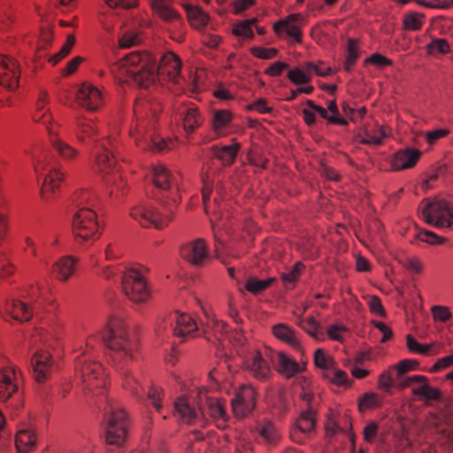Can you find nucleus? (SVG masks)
<instances>
[{
  "mask_svg": "<svg viewBox=\"0 0 453 453\" xmlns=\"http://www.w3.org/2000/svg\"><path fill=\"white\" fill-rule=\"evenodd\" d=\"M96 339H100L111 351V358L123 377V387L132 395H138L140 385L137 379L129 370L125 369L124 365H120L133 360L137 349V341L128 333L124 320L118 317L111 318L103 330L88 339L87 347H92V342Z\"/></svg>",
  "mask_w": 453,
  "mask_h": 453,
  "instance_id": "f257e3e1",
  "label": "nucleus"
},
{
  "mask_svg": "<svg viewBox=\"0 0 453 453\" xmlns=\"http://www.w3.org/2000/svg\"><path fill=\"white\" fill-rule=\"evenodd\" d=\"M181 61L173 52H166L160 58L158 66L156 60L149 55L132 53L121 62V72L127 81H132L134 85L148 88L156 82L158 75H164L174 83H178L180 74Z\"/></svg>",
  "mask_w": 453,
  "mask_h": 453,
  "instance_id": "f03ea898",
  "label": "nucleus"
},
{
  "mask_svg": "<svg viewBox=\"0 0 453 453\" xmlns=\"http://www.w3.org/2000/svg\"><path fill=\"white\" fill-rule=\"evenodd\" d=\"M75 132L76 137L81 142L86 143L91 142L95 143L92 149L94 167L105 174L111 173L110 177L105 178L106 184L112 186L110 191L111 196H112L115 191H120L124 194V188L127 183L123 180L121 173L116 169V159L113 155V150L116 149L115 141L111 137L104 140L96 138L97 131L94 124L84 118L76 119Z\"/></svg>",
  "mask_w": 453,
  "mask_h": 453,
  "instance_id": "7ed1b4c3",
  "label": "nucleus"
},
{
  "mask_svg": "<svg viewBox=\"0 0 453 453\" xmlns=\"http://www.w3.org/2000/svg\"><path fill=\"white\" fill-rule=\"evenodd\" d=\"M159 109L157 104H152L149 100H141L134 104L136 125L134 130L131 131V135L142 150L164 152L172 149L173 142L165 140L150 130L152 121Z\"/></svg>",
  "mask_w": 453,
  "mask_h": 453,
  "instance_id": "20e7f679",
  "label": "nucleus"
},
{
  "mask_svg": "<svg viewBox=\"0 0 453 453\" xmlns=\"http://www.w3.org/2000/svg\"><path fill=\"white\" fill-rule=\"evenodd\" d=\"M165 325H158L156 328V332L160 334V332L166 327L167 325L170 326L171 331L177 337L184 338L187 336H195L196 332L202 331V334L208 341L212 342L211 338V334L213 333L215 334V338L219 340V336L218 333L221 334L225 325L222 322H219L214 319H210L208 317V321L204 324L202 323L201 328L197 326L196 321L193 319V317L187 312H181L176 311L173 313H171L166 320L163 322Z\"/></svg>",
  "mask_w": 453,
  "mask_h": 453,
  "instance_id": "39448f33",
  "label": "nucleus"
},
{
  "mask_svg": "<svg viewBox=\"0 0 453 453\" xmlns=\"http://www.w3.org/2000/svg\"><path fill=\"white\" fill-rule=\"evenodd\" d=\"M104 415L107 443L121 447L127 436L128 418L126 411L119 405L108 402Z\"/></svg>",
  "mask_w": 453,
  "mask_h": 453,
  "instance_id": "423d86ee",
  "label": "nucleus"
},
{
  "mask_svg": "<svg viewBox=\"0 0 453 453\" xmlns=\"http://www.w3.org/2000/svg\"><path fill=\"white\" fill-rule=\"evenodd\" d=\"M152 178L155 187L161 194L157 199H163L165 204L177 205L180 202L179 195L180 175L178 173H171L165 165H159L153 168Z\"/></svg>",
  "mask_w": 453,
  "mask_h": 453,
  "instance_id": "0eeeda50",
  "label": "nucleus"
},
{
  "mask_svg": "<svg viewBox=\"0 0 453 453\" xmlns=\"http://www.w3.org/2000/svg\"><path fill=\"white\" fill-rule=\"evenodd\" d=\"M424 221L437 228H448L453 224V206L440 199H424L419 206Z\"/></svg>",
  "mask_w": 453,
  "mask_h": 453,
  "instance_id": "6e6552de",
  "label": "nucleus"
},
{
  "mask_svg": "<svg viewBox=\"0 0 453 453\" xmlns=\"http://www.w3.org/2000/svg\"><path fill=\"white\" fill-rule=\"evenodd\" d=\"M73 233L79 242L94 241L99 237L96 212L88 207H81L73 217Z\"/></svg>",
  "mask_w": 453,
  "mask_h": 453,
  "instance_id": "1a4fd4ad",
  "label": "nucleus"
},
{
  "mask_svg": "<svg viewBox=\"0 0 453 453\" xmlns=\"http://www.w3.org/2000/svg\"><path fill=\"white\" fill-rule=\"evenodd\" d=\"M121 285L124 294L134 303H145L150 297V290L143 275L130 268L123 273Z\"/></svg>",
  "mask_w": 453,
  "mask_h": 453,
  "instance_id": "9d476101",
  "label": "nucleus"
},
{
  "mask_svg": "<svg viewBox=\"0 0 453 453\" xmlns=\"http://www.w3.org/2000/svg\"><path fill=\"white\" fill-rule=\"evenodd\" d=\"M76 372L81 378L83 388L88 393L94 388L102 390L105 386L104 369L101 364L78 357L75 364Z\"/></svg>",
  "mask_w": 453,
  "mask_h": 453,
  "instance_id": "9b49d317",
  "label": "nucleus"
},
{
  "mask_svg": "<svg viewBox=\"0 0 453 453\" xmlns=\"http://www.w3.org/2000/svg\"><path fill=\"white\" fill-rule=\"evenodd\" d=\"M257 393L250 385L241 386L231 400L232 411L237 418L248 417L257 404Z\"/></svg>",
  "mask_w": 453,
  "mask_h": 453,
  "instance_id": "f8f14e48",
  "label": "nucleus"
},
{
  "mask_svg": "<svg viewBox=\"0 0 453 453\" xmlns=\"http://www.w3.org/2000/svg\"><path fill=\"white\" fill-rule=\"evenodd\" d=\"M21 373L14 366L0 368V400H7L19 395Z\"/></svg>",
  "mask_w": 453,
  "mask_h": 453,
  "instance_id": "ddd939ff",
  "label": "nucleus"
},
{
  "mask_svg": "<svg viewBox=\"0 0 453 453\" xmlns=\"http://www.w3.org/2000/svg\"><path fill=\"white\" fill-rule=\"evenodd\" d=\"M130 216L143 227L154 226L157 229L165 227L171 220L170 216L149 209L142 204L133 207L130 211Z\"/></svg>",
  "mask_w": 453,
  "mask_h": 453,
  "instance_id": "4468645a",
  "label": "nucleus"
},
{
  "mask_svg": "<svg viewBox=\"0 0 453 453\" xmlns=\"http://www.w3.org/2000/svg\"><path fill=\"white\" fill-rule=\"evenodd\" d=\"M245 365L249 372L259 380H266L272 374L267 350L265 354L257 349L250 351L246 357Z\"/></svg>",
  "mask_w": 453,
  "mask_h": 453,
  "instance_id": "2eb2a0df",
  "label": "nucleus"
},
{
  "mask_svg": "<svg viewBox=\"0 0 453 453\" xmlns=\"http://www.w3.org/2000/svg\"><path fill=\"white\" fill-rule=\"evenodd\" d=\"M19 65L12 58L0 56V85L9 90H14L19 87Z\"/></svg>",
  "mask_w": 453,
  "mask_h": 453,
  "instance_id": "dca6fc26",
  "label": "nucleus"
},
{
  "mask_svg": "<svg viewBox=\"0 0 453 453\" xmlns=\"http://www.w3.org/2000/svg\"><path fill=\"white\" fill-rule=\"evenodd\" d=\"M35 170L38 175L43 176V183L41 188V196L45 202H49L55 195L56 191L59 188L60 182L64 180V173L57 169H50L49 173L44 175V166L42 164L38 163L35 166Z\"/></svg>",
  "mask_w": 453,
  "mask_h": 453,
  "instance_id": "f3484780",
  "label": "nucleus"
},
{
  "mask_svg": "<svg viewBox=\"0 0 453 453\" xmlns=\"http://www.w3.org/2000/svg\"><path fill=\"white\" fill-rule=\"evenodd\" d=\"M180 255L195 266H203L210 257L205 241L201 238L184 245Z\"/></svg>",
  "mask_w": 453,
  "mask_h": 453,
  "instance_id": "a211bd4d",
  "label": "nucleus"
},
{
  "mask_svg": "<svg viewBox=\"0 0 453 453\" xmlns=\"http://www.w3.org/2000/svg\"><path fill=\"white\" fill-rule=\"evenodd\" d=\"M79 104L88 111H96L103 104L101 91L89 83H83L76 94Z\"/></svg>",
  "mask_w": 453,
  "mask_h": 453,
  "instance_id": "6ab92c4d",
  "label": "nucleus"
},
{
  "mask_svg": "<svg viewBox=\"0 0 453 453\" xmlns=\"http://www.w3.org/2000/svg\"><path fill=\"white\" fill-rule=\"evenodd\" d=\"M421 152L414 148L399 150L390 160L391 168L394 171H401L412 168L420 157Z\"/></svg>",
  "mask_w": 453,
  "mask_h": 453,
  "instance_id": "aec40b11",
  "label": "nucleus"
},
{
  "mask_svg": "<svg viewBox=\"0 0 453 453\" xmlns=\"http://www.w3.org/2000/svg\"><path fill=\"white\" fill-rule=\"evenodd\" d=\"M173 416L179 421L193 424L199 419L200 412L190 404L187 397L180 396L174 402Z\"/></svg>",
  "mask_w": 453,
  "mask_h": 453,
  "instance_id": "412c9836",
  "label": "nucleus"
},
{
  "mask_svg": "<svg viewBox=\"0 0 453 453\" xmlns=\"http://www.w3.org/2000/svg\"><path fill=\"white\" fill-rule=\"evenodd\" d=\"M37 435L35 426L25 425L19 429L15 436V446L19 453H27L35 448Z\"/></svg>",
  "mask_w": 453,
  "mask_h": 453,
  "instance_id": "4be33fe9",
  "label": "nucleus"
},
{
  "mask_svg": "<svg viewBox=\"0 0 453 453\" xmlns=\"http://www.w3.org/2000/svg\"><path fill=\"white\" fill-rule=\"evenodd\" d=\"M31 366L35 380L44 381L51 371L50 355L46 351H36L31 358Z\"/></svg>",
  "mask_w": 453,
  "mask_h": 453,
  "instance_id": "5701e85b",
  "label": "nucleus"
},
{
  "mask_svg": "<svg viewBox=\"0 0 453 453\" xmlns=\"http://www.w3.org/2000/svg\"><path fill=\"white\" fill-rule=\"evenodd\" d=\"M178 113L182 118L183 127L188 134L193 133L203 122V116L193 104L181 106Z\"/></svg>",
  "mask_w": 453,
  "mask_h": 453,
  "instance_id": "b1692460",
  "label": "nucleus"
},
{
  "mask_svg": "<svg viewBox=\"0 0 453 453\" xmlns=\"http://www.w3.org/2000/svg\"><path fill=\"white\" fill-rule=\"evenodd\" d=\"M257 440L268 448L275 447L280 441V433L271 421H263L256 426Z\"/></svg>",
  "mask_w": 453,
  "mask_h": 453,
  "instance_id": "393cba45",
  "label": "nucleus"
},
{
  "mask_svg": "<svg viewBox=\"0 0 453 453\" xmlns=\"http://www.w3.org/2000/svg\"><path fill=\"white\" fill-rule=\"evenodd\" d=\"M277 370L287 378H291L304 370L305 365H299L291 357L283 352H279L274 359Z\"/></svg>",
  "mask_w": 453,
  "mask_h": 453,
  "instance_id": "a878e982",
  "label": "nucleus"
},
{
  "mask_svg": "<svg viewBox=\"0 0 453 453\" xmlns=\"http://www.w3.org/2000/svg\"><path fill=\"white\" fill-rule=\"evenodd\" d=\"M6 311L12 319L20 322L28 321L33 315L32 310L27 303L15 299L6 303Z\"/></svg>",
  "mask_w": 453,
  "mask_h": 453,
  "instance_id": "bb28decb",
  "label": "nucleus"
},
{
  "mask_svg": "<svg viewBox=\"0 0 453 453\" xmlns=\"http://www.w3.org/2000/svg\"><path fill=\"white\" fill-rule=\"evenodd\" d=\"M76 260L73 257H63L55 262L52 273L62 281H66L73 273Z\"/></svg>",
  "mask_w": 453,
  "mask_h": 453,
  "instance_id": "cd10ccee",
  "label": "nucleus"
},
{
  "mask_svg": "<svg viewBox=\"0 0 453 453\" xmlns=\"http://www.w3.org/2000/svg\"><path fill=\"white\" fill-rule=\"evenodd\" d=\"M49 133L51 144L62 159L71 162L78 157L79 151L75 148L53 134L51 130H49Z\"/></svg>",
  "mask_w": 453,
  "mask_h": 453,
  "instance_id": "c85d7f7f",
  "label": "nucleus"
},
{
  "mask_svg": "<svg viewBox=\"0 0 453 453\" xmlns=\"http://www.w3.org/2000/svg\"><path fill=\"white\" fill-rule=\"evenodd\" d=\"M150 4L157 15L165 22L180 19L179 13L170 6V0H150Z\"/></svg>",
  "mask_w": 453,
  "mask_h": 453,
  "instance_id": "c756f323",
  "label": "nucleus"
},
{
  "mask_svg": "<svg viewBox=\"0 0 453 453\" xmlns=\"http://www.w3.org/2000/svg\"><path fill=\"white\" fill-rule=\"evenodd\" d=\"M301 19L302 16L299 14L290 15L287 19L276 23L274 29L277 33L284 30L289 37L299 42L301 40V31L296 22Z\"/></svg>",
  "mask_w": 453,
  "mask_h": 453,
  "instance_id": "7c9ffc66",
  "label": "nucleus"
},
{
  "mask_svg": "<svg viewBox=\"0 0 453 453\" xmlns=\"http://www.w3.org/2000/svg\"><path fill=\"white\" fill-rule=\"evenodd\" d=\"M239 149L240 144L234 142L233 144L222 147L213 146L211 150L213 156L218 160H219L224 165H230L235 160Z\"/></svg>",
  "mask_w": 453,
  "mask_h": 453,
  "instance_id": "2f4dec72",
  "label": "nucleus"
},
{
  "mask_svg": "<svg viewBox=\"0 0 453 453\" xmlns=\"http://www.w3.org/2000/svg\"><path fill=\"white\" fill-rule=\"evenodd\" d=\"M273 335L280 341L288 343L295 349L300 348L299 340L296 337V332L287 324H278L273 327Z\"/></svg>",
  "mask_w": 453,
  "mask_h": 453,
  "instance_id": "473e14b6",
  "label": "nucleus"
},
{
  "mask_svg": "<svg viewBox=\"0 0 453 453\" xmlns=\"http://www.w3.org/2000/svg\"><path fill=\"white\" fill-rule=\"evenodd\" d=\"M386 135L383 127L379 125L367 126L365 127L363 134L360 135L359 141L363 144L379 145L382 143Z\"/></svg>",
  "mask_w": 453,
  "mask_h": 453,
  "instance_id": "72a5a7b5",
  "label": "nucleus"
},
{
  "mask_svg": "<svg viewBox=\"0 0 453 453\" xmlns=\"http://www.w3.org/2000/svg\"><path fill=\"white\" fill-rule=\"evenodd\" d=\"M209 414L218 422L224 425L228 419L224 402L219 398L207 397Z\"/></svg>",
  "mask_w": 453,
  "mask_h": 453,
  "instance_id": "f704fd0d",
  "label": "nucleus"
},
{
  "mask_svg": "<svg viewBox=\"0 0 453 453\" xmlns=\"http://www.w3.org/2000/svg\"><path fill=\"white\" fill-rule=\"evenodd\" d=\"M414 383H419V385L413 388L412 393L422 397L423 394L425 393V388L427 385V379L423 375H412L407 378H403L400 381H398L397 388L399 389H403Z\"/></svg>",
  "mask_w": 453,
  "mask_h": 453,
  "instance_id": "c9c22d12",
  "label": "nucleus"
},
{
  "mask_svg": "<svg viewBox=\"0 0 453 453\" xmlns=\"http://www.w3.org/2000/svg\"><path fill=\"white\" fill-rule=\"evenodd\" d=\"M232 121V113L227 110H219L213 112L211 126L218 135H223L222 129L227 127Z\"/></svg>",
  "mask_w": 453,
  "mask_h": 453,
  "instance_id": "e433bc0d",
  "label": "nucleus"
},
{
  "mask_svg": "<svg viewBox=\"0 0 453 453\" xmlns=\"http://www.w3.org/2000/svg\"><path fill=\"white\" fill-rule=\"evenodd\" d=\"M406 344L410 351L422 355H427L430 352L438 354L440 352L438 343L433 342L432 344H420L410 334L406 337Z\"/></svg>",
  "mask_w": 453,
  "mask_h": 453,
  "instance_id": "4c0bfd02",
  "label": "nucleus"
},
{
  "mask_svg": "<svg viewBox=\"0 0 453 453\" xmlns=\"http://www.w3.org/2000/svg\"><path fill=\"white\" fill-rule=\"evenodd\" d=\"M298 325L313 339L322 341L324 339V333L319 330V323L311 316L306 319H300Z\"/></svg>",
  "mask_w": 453,
  "mask_h": 453,
  "instance_id": "58836bf2",
  "label": "nucleus"
},
{
  "mask_svg": "<svg viewBox=\"0 0 453 453\" xmlns=\"http://www.w3.org/2000/svg\"><path fill=\"white\" fill-rule=\"evenodd\" d=\"M314 415L315 413L311 408H307V410L303 411L296 421L298 431L303 434L311 432L315 427Z\"/></svg>",
  "mask_w": 453,
  "mask_h": 453,
  "instance_id": "ea45409f",
  "label": "nucleus"
},
{
  "mask_svg": "<svg viewBox=\"0 0 453 453\" xmlns=\"http://www.w3.org/2000/svg\"><path fill=\"white\" fill-rule=\"evenodd\" d=\"M187 13L191 25L196 28H201L207 25L209 16L201 8L196 6L187 7Z\"/></svg>",
  "mask_w": 453,
  "mask_h": 453,
  "instance_id": "a19ab883",
  "label": "nucleus"
},
{
  "mask_svg": "<svg viewBox=\"0 0 453 453\" xmlns=\"http://www.w3.org/2000/svg\"><path fill=\"white\" fill-rule=\"evenodd\" d=\"M275 281L276 278L274 277H270L267 278L266 280L250 278L246 282L245 288L250 293L257 295L265 290L267 288L272 286Z\"/></svg>",
  "mask_w": 453,
  "mask_h": 453,
  "instance_id": "79ce46f5",
  "label": "nucleus"
},
{
  "mask_svg": "<svg viewBox=\"0 0 453 453\" xmlns=\"http://www.w3.org/2000/svg\"><path fill=\"white\" fill-rule=\"evenodd\" d=\"M305 104L313 111H317L323 119H326L330 124H337L340 126H347L348 121L342 117L330 116L328 111L319 105H317L313 101L307 99Z\"/></svg>",
  "mask_w": 453,
  "mask_h": 453,
  "instance_id": "37998d69",
  "label": "nucleus"
},
{
  "mask_svg": "<svg viewBox=\"0 0 453 453\" xmlns=\"http://www.w3.org/2000/svg\"><path fill=\"white\" fill-rule=\"evenodd\" d=\"M303 268V265L301 262H297L288 273L281 274V280L286 288L291 289L295 287Z\"/></svg>",
  "mask_w": 453,
  "mask_h": 453,
  "instance_id": "c03bdc74",
  "label": "nucleus"
},
{
  "mask_svg": "<svg viewBox=\"0 0 453 453\" xmlns=\"http://www.w3.org/2000/svg\"><path fill=\"white\" fill-rule=\"evenodd\" d=\"M142 41L140 34L135 30H127L119 39V45L122 49H128L138 45Z\"/></svg>",
  "mask_w": 453,
  "mask_h": 453,
  "instance_id": "a18cd8bd",
  "label": "nucleus"
},
{
  "mask_svg": "<svg viewBox=\"0 0 453 453\" xmlns=\"http://www.w3.org/2000/svg\"><path fill=\"white\" fill-rule=\"evenodd\" d=\"M424 24V16L417 12H408L403 18V27L406 30H419Z\"/></svg>",
  "mask_w": 453,
  "mask_h": 453,
  "instance_id": "49530a36",
  "label": "nucleus"
},
{
  "mask_svg": "<svg viewBox=\"0 0 453 453\" xmlns=\"http://www.w3.org/2000/svg\"><path fill=\"white\" fill-rule=\"evenodd\" d=\"M257 19H246L235 25L233 29V34L236 36H242L246 38H253L252 26L256 24Z\"/></svg>",
  "mask_w": 453,
  "mask_h": 453,
  "instance_id": "de8ad7c7",
  "label": "nucleus"
},
{
  "mask_svg": "<svg viewBox=\"0 0 453 453\" xmlns=\"http://www.w3.org/2000/svg\"><path fill=\"white\" fill-rule=\"evenodd\" d=\"M358 58L357 43L355 40L349 39L348 42V50L346 60L344 63V69L349 72L354 66Z\"/></svg>",
  "mask_w": 453,
  "mask_h": 453,
  "instance_id": "09e8293b",
  "label": "nucleus"
},
{
  "mask_svg": "<svg viewBox=\"0 0 453 453\" xmlns=\"http://www.w3.org/2000/svg\"><path fill=\"white\" fill-rule=\"evenodd\" d=\"M75 43V37L73 35H68L65 44L61 47L60 50L52 56L50 59L53 65L58 63L61 59L65 58L70 52Z\"/></svg>",
  "mask_w": 453,
  "mask_h": 453,
  "instance_id": "8fccbe9b",
  "label": "nucleus"
},
{
  "mask_svg": "<svg viewBox=\"0 0 453 453\" xmlns=\"http://www.w3.org/2000/svg\"><path fill=\"white\" fill-rule=\"evenodd\" d=\"M417 238L432 245L441 244L445 242V239L428 230H419L417 233Z\"/></svg>",
  "mask_w": 453,
  "mask_h": 453,
  "instance_id": "3c124183",
  "label": "nucleus"
},
{
  "mask_svg": "<svg viewBox=\"0 0 453 453\" xmlns=\"http://www.w3.org/2000/svg\"><path fill=\"white\" fill-rule=\"evenodd\" d=\"M379 404L378 395L374 393H365L358 400V408L361 411H364L370 408H374Z\"/></svg>",
  "mask_w": 453,
  "mask_h": 453,
  "instance_id": "603ef678",
  "label": "nucleus"
},
{
  "mask_svg": "<svg viewBox=\"0 0 453 453\" xmlns=\"http://www.w3.org/2000/svg\"><path fill=\"white\" fill-rule=\"evenodd\" d=\"M418 363L415 360L411 359H404L402 360L396 366L395 371L398 377V381H400L403 377V374L409 371H413L417 368Z\"/></svg>",
  "mask_w": 453,
  "mask_h": 453,
  "instance_id": "864d4df0",
  "label": "nucleus"
},
{
  "mask_svg": "<svg viewBox=\"0 0 453 453\" xmlns=\"http://www.w3.org/2000/svg\"><path fill=\"white\" fill-rule=\"evenodd\" d=\"M315 365L321 369H329L333 365V360L328 357L322 349H318L314 353Z\"/></svg>",
  "mask_w": 453,
  "mask_h": 453,
  "instance_id": "5fc2aeb1",
  "label": "nucleus"
},
{
  "mask_svg": "<svg viewBox=\"0 0 453 453\" xmlns=\"http://www.w3.org/2000/svg\"><path fill=\"white\" fill-rule=\"evenodd\" d=\"M428 50L430 53L439 52L445 54L449 51V45L445 39L434 38L429 43Z\"/></svg>",
  "mask_w": 453,
  "mask_h": 453,
  "instance_id": "6e6d98bb",
  "label": "nucleus"
},
{
  "mask_svg": "<svg viewBox=\"0 0 453 453\" xmlns=\"http://www.w3.org/2000/svg\"><path fill=\"white\" fill-rule=\"evenodd\" d=\"M288 77L295 84H303L310 81V75L300 68L290 70Z\"/></svg>",
  "mask_w": 453,
  "mask_h": 453,
  "instance_id": "4d7b16f0",
  "label": "nucleus"
},
{
  "mask_svg": "<svg viewBox=\"0 0 453 453\" xmlns=\"http://www.w3.org/2000/svg\"><path fill=\"white\" fill-rule=\"evenodd\" d=\"M162 389L157 387H151L147 391V396L150 401L151 405L157 411H160L162 405L160 403Z\"/></svg>",
  "mask_w": 453,
  "mask_h": 453,
  "instance_id": "13d9d810",
  "label": "nucleus"
},
{
  "mask_svg": "<svg viewBox=\"0 0 453 453\" xmlns=\"http://www.w3.org/2000/svg\"><path fill=\"white\" fill-rule=\"evenodd\" d=\"M278 53V50L274 48H261V47H253L251 49V54L256 58L261 59H270L274 58Z\"/></svg>",
  "mask_w": 453,
  "mask_h": 453,
  "instance_id": "bf43d9fd",
  "label": "nucleus"
},
{
  "mask_svg": "<svg viewBox=\"0 0 453 453\" xmlns=\"http://www.w3.org/2000/svg\"><path fill=\"white\" fill-rule=\"evenodd\" d=\"M378 428L379 426L375 422L366 424L363 431L364 440L369 443L373 442L378 433Z\"/></svg>",
  "mask_w": 453,
  "mask_h": 453,
  "instance_id": "052dcab7",
  "label": "nucleus"
},
{
  "mask_svg": "<svg viewBox=\"0 0 453 453\" xmlns=\"http://www.w3.org/2000/svg\"><path fill=\"white\" fill-rule=\"evenodd\" d=\"M14 273L13 265L7 259L4 254H0V275L2 278H7Z\"/></svg>",
  "mask_w": 453,
  "mask_h": 453,
  "instance_id": "680f3d73",
  "label": "nucleus"
},
{
  "mask_svg": "<svg viewBox=\"0 0 453 453\" xmlns=\"http://www.w3.org/2000/svg\"><path fill=\"white\" fill-rule=\"evenodd\" d=\"M432 313L434 319L436 320L447 321L451 318L450 311L445 306H433Z\"/></svg>",
  "mask_w": 453,
  "mask_h": 453,
  "instance_id": "e2e57ef3",
  "label": "nucleus"
},
{
  "mask_svg": "<svg viewBox=\"0 0 453 453\" xmlns=\"http://www.w3.org/2000/svg\"><path fill=\"white\" fill-rule=\"evenodd\" d=\"M418 4H421L427 8H439V9H448L449 8L452 4L453 0H434L436 3L434 2H426L424 0H415Z\"/></svg>",
  "mask_w": 453,
  "mask_h": 453,
  "instance_id": "0e129e2a",
  "label": "nucleus"
},
{
  "mask_svg": "<svg viewBox=\"0 0 453 453\" xmlns=\"http://www.w3.org/2000/svg\"><path fill=\"white\" fill-rule=\"evenodd\" d=\"M288 68V65L284 62H275L272 64L266 70L265 73L270 76H279L282 73L283 70H286Z\"/></svg>",
  "mask_w": 453,
  "mask_h": 453,
  "instance_id": "69168bd1",
  "label": "nucleus"
},
{
  "mask_svg": "<svg viewBox=\"0 0 453 453\" xmlns=\"http://www.w3.org/2000/svg\"><path fill=\"white\" fill-rule=\"evenodd\" d=\"M346 332V328L342 326L332 325L327 329V335L330 339L334 341H342V333Z\"/></svg>",
  "mask_w": 453,
  "mask_h": 453,
  "instance_id": "338daca9",
  "label": "nucleus"
},
{
  "mask_svg": "<svg viewBox=\"0 0 453 453\" xmlns=\"http://www.w3.org/2000/svg\"><path fill=\"white\" fill-rule=\"evenodd\" d=\"M446 129H434L426 133V140L429 144H434L437 140L448 134Z\"/></svg>",
  "mask_w": 453,
  "mask_h": 453,
  "instance_id": "774afa93",
  "label": "nucleus"
}]
</instances>
